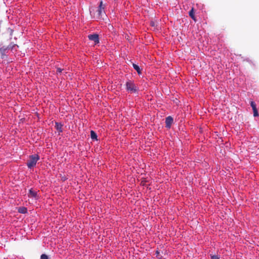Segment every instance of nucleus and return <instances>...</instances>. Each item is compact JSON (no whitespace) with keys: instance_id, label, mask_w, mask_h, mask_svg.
<instances>
[{"instance_id":"nucleus-1","label":"nucleus","mask_w":259,"mask_h":259,"mask_svg":"<svg viewBox=\"0 0 259 259\" xmlns=\"http://www.w3.org/2000/svg\"><path fill=\"white\" fill-rule=\"evenodd\" d=\"M39 159L40 157L37 154H33L30 155L29 159L28 160L27 162V167L30 169L34 167L36 165L37 162L39 160Z\"/></svg>"},{"instance_id":"nucleus-2","label":"nucleus","mask_w":259,"mask_h":259,"mask_svg":"<svg viewBox=\"0 0 259 259\" xmlns=\"http://www.w3.org/2000/svg\"><path fill=\"white\" fill-rule=\"evenodd\" d=\"M126 89L130 93H136L138 91V87L135 84L134 81L128 80L126 82Z\"/></svg>"},{"instance_id":"nucleus-3","label":"nucleus","mask_w":259,"mask_h":259,"mask_svg":"<svg viewBox=\"0 0 259 259\" xmlns=\"http://www.w3.org/2000/svg\"><path fill=\"white\" fill-rule=\"evenodd\" d=\"M105 5H103V3L102 1L100 2V5L98 7V14L99 17H102L105 12Z\"/></svg>"},{"instance_id":"nucleus-4","label":"nucleus","mask_w":259,"mask_h":259,"mask_svg":"<svg viewBox=\"0 0 259 259\" xmlns=\"http://www.w3.org/2000/svg\"><path fill=\"white\" fill-rule=\"evenodd\" d=\"M28 196L29 198H33L35 199V200H38L39 198V196L37 194V192L36 191L33 190L32 189H30L29 190Z\"/></svg>"},{"instance_id":"nucleus-5","label":"nucleus","mask_w":259,"mask_h":259,"mask_svg":"<svg viewBox=\"0 0 259 259\" xmlns=\"http://www.w3.org/2000/svg\"><path fill=\"white\" fill-rule=\"evenodd\" d=\"M88 37L90 40L93 41L95 45L99 43V38L98 34H90L88 36Z\"/></svg>"},{"instance_id":"nucleus-6","label":"nucleus","mask_w":259,"mask_h":259,"mask_svg":"<svg viewBox=\"0 0 259 259\" xmlns=\"http://www.w3.org/2000/svg\"><path fill=\"white\" fill-rule=\"evenodd\" d=\"M173 122V118L171 116H168L165 119L166 127L169 128Z\"/></svg>"},{"instance_id":"nucleus-7","label":"nucleus","mask_w":259,"mask_h":259,"mask_svg":"<svg viewBox=\"0 0 259 259\" xmlns=\"http://www.w3.org/2000/svg\"><path fill=\"white\" fill-rule=\"evenodd\" d=\"M62 126L63 125L61 123H55V128L59 133H62L63 132Z\"/></svg>"},{"instance_id":"nucleus-8","label":"nucleus","mask_w":259,"mask_h":259,"mask_svg":"<svg viewBox=\"0 0 259 259\" xmlns=\"http://www.w3.org/2000/svg\"><path fill=\"white\" fill-rule=\"evenodd\" d=\"M133 66L134 68L137 71L138 74L139 75L141 74V73H142L141 70L138 65H137L135 64H133Z\"/></svg>"},{"instance_id":"nucleus-9","label":"nucleus","mask_w":259,"mask_h":259,"mask_svg":"<svg viewBox=\"0 0 259 259\" xmlns=\"http://www.w3.org/2000/svg\"><path fill=\"white\" fill-rule=\"evenodd\" d=\"M27 208L24 207H20L18 208V212L21 213H25L27 212Z\"/></svg>"},{"instance_id":"nucleus-10","label":"nucleus","mask_w":259,"mask_h":259,"mask_svg":"<svg viewBox=\"0 0 259 259\" xmlns=\"http://www.w3.org/2000/svg\"><path fill=\"white\" fill-rule=\"evenodd\" d=\"M189 14V16L191 17V18L193 20H194L195 21H196L195 17L194 16V10L193 8L190 11Z\"/></svg>"},{"instance_id":"nucleus-11","label":"nucleus","mask_w":259,"mask_h":259,"mask_svg":"<svg viewBox=\"0 0 259 259\" xmlns=\"http://www.w3.org/2000/svg\"><path fill=\"white\" fill-rule=\"evenodd\" d=\"M91 137L93 140H97V135L93 131L91 132Z\"/></svg>"},{"instance_id":"nucleus-12","label":"nucleus","mask_w":259,"mask_h":259,"mask_svg":"<svg viewBox=\"0 0 259 259\" xmlns=\"http://www.w3.org/2000/svg\"><path fill=\"white\" fill-rule=\"evenodd\" d=\"M250 106H251V107H252V110H254V109H256V104H255V103L253 101H252L250 102Z\"/></svg>"},{"instance_id":"nucleus-13","label":"nucleus","mask_w":259,"mask_h":259,"mask_svg":"<svg viewBox=\"0 0 259 259\" xmlns=\"http://www.w3.org/2000/svg\"><path fill=\"white\" fill-rule=\"evenodd\" d=\"M253 116L254 117H256V116H258V112H257V109L253 110Z\"/></svg>"},{"instance_id":"nucleus-14","label":"nucleus","mask_w":259,"mask_h":259,"mask_svg":"<svg viewBox=\"0 0 259 259\" xmlns=\"http://www.w3.org/2000/svg\"><path fill=\"white\" fill-rule=\"evenodd\" d=\"M211 259H220V257L217 255H210Z\"/></svg>"},{"instance_id":"nucleus-15","label":"nucleus","mask_w":259,"mask_h":259,"mask_svg":"<svg viewBox=\"0 0 259 259\" xmlns=\"http://www.w3.org/2000/svg\"><path fill=\"white\" fill-rule=\"evenodd\" d=\"M40 259H48V256L45 254H42L40 256Z\"/></svg>"},{"instance_id":"nucleus-16","label":"nucleus","mask_w":259,"mask_h":259,"mask_svg":"<svg viewBox=\"0 0 259 259\" xmlns=\"http://www.w3.org/2000/svg\"><path fill=\"white\" fill-rule=\"evenodd\" d=\"M62 71V69H61L60 68H57V73H61Z\"/></svg>"},{"instance_id":"nucleus-17","label":"nucleus","mask_w":259,"mask_h":259,"mask_svg":"<svg viewBox=\"0 0 259 259\" xmlns=\"http://www.w3.org/2000/svg\"><path fill=\"white\" fill-rule=\"evenodd\" d=\"M151 25H152V26H154V23H153V22H152V23H151Z\"/></svg>"}]
</instances>
